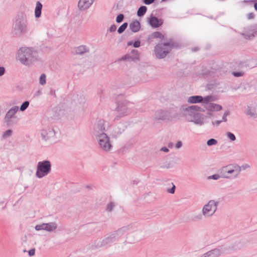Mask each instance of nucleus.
<instances>
[{
    "mask_svg": "<svg viewBox=\"0 0 257 257\" xmlns=\"http://www.w3.org/2000/svg\"><path fill=\"white\" fill-rule=\"evenodd\" d=\"M17 59L22 64L29 66L39 60L38 52L34 47H21L17 52Z\"/></svg>",
    "mask_w": 257,
    "mask_h": 257,
    "instance_id": "nucleus-1",
    "label": "nucleus"
},
{
    "mask_svg": "<svg viewBox=\"0 0 257 257\" xmlns=\"http://www.w3.org/2000/svg\"><path fill=\"white\" fill-rule=\"evenodd\" d=\"M201 111L202 108L197 105L183 106L181 108V112L186 119L199 125H202L205 123L204 117L199 113V111Z\"/></svg>",
    "mask_w": 257,
    "mask_h": 257,
    "instance_id": "nucleus-2",
    "label": "nucleus"
},
{
    "mask_svg": "<svg viewBox=\"0 0 257 257\" xmlns=\"http://www.w3.org/2000/svg\"><path fill=\"white\" fill-rule=\"evenodd\" d=\"M14 29L17 33L24 34L28 31V24L26 13L21 12L17 14L14 22Z\"/></svg>",
    "mask_w": 257,
    "mask_h": 257,
    "instance_id": "nucleus-3",
    "label": "nucleus"
},
{
    "mask_svg": "<svg viewBox=\"0 0 257 257\" xmlns=\"http://www.w3.org/2000/svg\"><path fill=\"white\" fill-rule=\"evenodd\" d=\"M219 172L222 175V178L233 180L239 175L241 168L236 165L229 164L220 168Z\"/></svg>",
    "mask_w": 257,
    "mask_h": 257,
    "instance_id": "nucleus-4",
    "label": "nucleus"
},
{
    "mask_svg": "<svg viewBox=\"0 0 257 257\" xmlns=\"http://www.w3.org/2000/svg\"><path fill=\"white\" fill-rule=\"evenodd\" d=\"M175 47L174 42L170 40L168 42L161 43L155 47L156 56L158 59L165 58L171 49Z\"/></svg>",
    "mask_w": 257,
    "mask_h": 257,
    "instance_id": "nucleus-5",
    "label": "nucleus"
},
{
    "mask_svg": "<svg viewBox=\"0 0 257 257\" xmlns=\"http://www.w3.org/2000/svg\"><path fill=\"white\" fill-rule=\"evenodd\" d=\"M134 107L133 104L127 101L124 100L119 102L117 103V107L115 108L116 119L126 116L130 114Z\"/></svg>",
    "mask_w": 257,
    "mask_h": 257,
    "instance_id": "nucleus-6",
    "label": "nucleus"
},
{
    "mask_svg": "<svg viewBox=\"0 0 257 257\" xmlns=\"http://www.w3.org/2000/svg\"><path fill=\"white\" fill-rule=\"evenodd\" d=\"M19 110V106L15 105L13 106L8 110L3 120L7 126H12L17 123L19 120V118L17 115Z\"/></svg>",
    "mask_w": 257,
    "mask_h": 257,
    "instance_id": "nucleus-7",
    "label": "nucleus"
},
{
    "mask_svg": "<svg viewBox=\"0 0 257 257\" xmlns=\"http://www.w3.org/2000/svg\"><path fill=\"white\" fill-rule=\"evenodd\" d=\"M51 171V163L48 160L38 162L37 166L36 176L39 179L47 176Z\"/></svg>",
    "mask_w": 257,
    "mask_h": 257,
    "instance_id": "nucleus-8",
    "label": "nucleus"
},
{
    "mask_svg": "<svg viewBox=\"0 0 257 257\" xmlns=\"http://www.w3.org/2000/svg\"><path fill=\"white\" fill-rule=\"evenodd\" d=\"M219 201L215 200H210L204 205L202 208L201 212L205 218L212 217L217 210Z\"/></svg>",
    "mask_w": 257,
    "mask_h": 257,
    "instance_id": "nucleus-9",
    "label": "nucleus"
},
{
    "mask_svg": "<svg viewBox=\"0 0 257 257\" xmlns=\"http://www.w3.org/2000/svg\"><path fill=\"white\" fill-rule=\"evenodd\" d=\"M230 250L229 246L223 245L207 251L202 257H219L223 254L228 253Z\"/></svg>",
    "mask_w": 257,
    "mask_h": 257,
    "instance_id": "nucleus-10",
    "label": "nucleus"
},
{
    "mask_svg": "<svg viewBox=\"0 0 257 257\" xmlns=\"http://www.w3.org/2000/svg\"><path fill=\"white\" fill-rule=\"evenodd\" d=\"M95 138L100 149L104 152H108L110 150L112 145L110 144L109 138L106 134H102Z\"/></svg>",
    "mask_w": 257,
    "mask_h": 257,
    "instance_id": "nucleus-11",
    "label": "nucleus"
},
{
    "mask_svg": "<svg viewBox=\"0 0 257 257\" xmlns=\"http://www.w3.org/2000/svg\"><path fill=\"white\" fill-rule=\"evenodd\" d=\"M132 227L130 226L128 233L126 234L124 243H134L142 239L144 237V232L141 231H136L134 232H131Z\"/></svg>",
    "mask_w": 257,
    "mask_h": 257,
    "instance_id": "nucleus-12",
    "label": "nucleus"
},
{
    "mask_svg": "<svg viewBox=\"0 0 257 257\" xmlns=\"http://www.w3.org/2000/svg\"><path fill=\"white\" fill-rule=\"evenodd\" d=\"M115 242L116 241L114 240V238H113L112 234L110 233L104 238H98L95 240L92 245V246L94 248H97Z\"/></svg>",
    "mask_w": 257,
    "mask_h": 257,
    "instance_id": "nucleus-13",
    "label": "nucleus"
},
{
    "mask_svg": "<svg viewBox=\"0 0 257 257\" xmlns=\"http://www.w3.org/2000/svg\"><path fill=\"white\" fill-rule=\"evenodd\" d=\"M130 228V225L123 226L117 230L111 232V234L114 238V240H115L116 242L123 241L124 242L125 237L128 233Z\"/></svg>",
    "mask_w": 257,
    "mask_h": 257,
    "instance_id": "nucleus-14",
    "label": "nucleus"
},
{
    "mask_svg": "<svg viewBox=\"0 0 257 257\" xmlns=\"http://www.w3.org/2000/svg\"><path fill=\"white\" fill-rule=\"evenodd\" d=\"M105 121L103 119H98L93 124L92 128V134L94 137H96L101 135L102 134H105L104 131H105Z\"/></svg>",
    "mask_w": 257,
    "mask_h": 257,
    "instance_id": "nucleus-15",
    "label": "nucleus"
},
{
    "mask_svg": "<svg viewBox=\"0 0 257 257\" xmlns=\"http://www.w3.org/2000/svg\"><path fill=\"white\" fill-rule=\"evenodd\" d=\"M57 227V225L55 222H51L36 225L35 228L37 231L44 230L48 232H52L55 231Z\"/></svg>",
    "mask_w": 257,
    "mask_h": 257,
    "instance_id": "nucleus-16",
    "label": "nucleus"
},
{
    "mask_svg": "<svg viewBox=\"0 0 257 257\" xmlns=\"http://www.w3.org/2000/svg\"><path fill=\"white\" fill-rule=\"evenodd\" d=\"M41 137L45 141L53 140L55 136V132L52 127H47L41 131Z\"/></svg>",
    "mask_w": 257,
    "mask_h": 257,
    "instance_id": "nucleus-17",
    "label": "nucleus"
},
{
    "mask_svg": "<svg viewBox=\"0 0 257 257\" xmlns=\"http://www.w3.org/2000/svg\"><path fill=\"white\" fill-rule=\"evenodd\" d=\"M131 53L132 55L126 54L124 56L122 57L119 60L124 61L128 60L129 61H135L137 60H139L140 54L137 50H133L131 51Z\"/></svg>",
    "mask_w": 257,
    "mask_h": 257,
    "instance_id": "nucleus-18",
    "label": "nucleus"
},
{
    "mask_svg": "<svg viewBox=\"0 0 257 257\" xmlns=\"http://www.w3.org/2000/svg\"><path fill=\"white\" fill-rule=\"evenodd\" d=\"M149 24L153 28H158L163 24V21L161 19L151 16L148 19Z\"/></svg>",
    "mask_w": 257,
    "mask_h": 257,
    "instance_id": "nucleus-19",
    "label": "nucleus"
},
{
    "mask_svg": "<svg viewBox=\"0 0 257 257\" xmlns=\"http://www.w3.org/2000/svg\"><path fill=\"white\" fill-rule=\"evenodd\" d=\"M94 0H79L78 7L81 10H85L88 9L93 3Z\"/></svg>",
    "mask_w": 257,
    "mask_h": 257,
    "instance_id": "nucleus-20",
    "label": "nucleus"
},
{
    "mask_svg": "<svg viewBox=\"0 0 257 257\" xmlns=\"http://www.w3.org/2000/svg\"><path fill=\"white\" fill-rule=\"evenodd\" d=\"M204 107L209 111H218L222 109V106L218 104L210 103L204 104Z\"/></svg>",
    "mask_w": 257,
    "mask_h": 257,
    "instance_id": "nucleus-21",
    "label": "nucleus"
},
{
    "mask_svg": "<svg viewBox=\"0 0 257 257\" xmlns=\"http://www.w3.org/2000/svg\"><path fill=\"white\" fill-rule=\"evenodd\" d=\"M155 118L159 119L164 120L168 116L167 111L163 110H159L155 112Z\"/></svg>",
    "mask_w": 257,
    "mask_h": 257,
    "instance_id": "nucleus-22",
    "label": "nucleus"
},
{
    "mask_svg": "<svg viewBox=\"0 0 257 257\" xmlns=\"http://www.w3.org/2000/svg\"><path fill=\"white\" fill-rule=\"evenodd\" d=\"M129 28L133 32L136 33L140 30L141 24L138 21H134L130 24Z\"/></svg>",
    "mask_w": 257,
    "mask_h": 257,
    "instance_id": "nucleus-23",
    "label": "nucleus"
},
{
    "mask_svg": "<svg viewBox=\"0 0 257 257\" xmlns=\"http://www.w3.org/2000/svg\"><path fill=\"white\" fill-rule=\"evenodd\" d=\"M203 97L199 95H193L190 96L187 99V102L189 103H197L202 102Z\"/></svg>",
    "mask_w": 257,
    "mask_h": 257,
    "instance_id": "nucleus-24",
    "label": "nucleus"
},
{
    "mask_svg": "<svg viewBox=\"0 0 257 257\" xmlns=\"http://www.w3.org/2000/svg\"><path fill=\"white\" fill-rule=\"evenodd\" d=\"M89 52V48L85 45H81L75 48L74 53L78 55H82Z\"/></svg>",
    "mask_w": 257,
    "mask_h": 257,
    "instance_id": "nucleus-25",
    "label": "nucleus"
},
{
    "mask_svg": "<svg viewBox=\"0 0 257 257\" xmlns=\"http://www.w3.org/2000/svg\"><path fill=\"white\" fill-rule=\"evenodd\" d=\"M42 7L43 5L39 1L36 2L35 9V16L36 18H39L41 17Z\"/></svg>",
    "mask_w": 257,
    "mask_h": 257,
    "instance_id": "nucleus-26",
    "label": "nucleus"
},
{
    "mask_svg": "<svg viewBox=\"0 0 257 257\" xmlns=\"http://www.w3.org/2000/svg\"><path fill=\"white\" fill-rule=\"evenodd\" d=\"M150 39L153 38H159L160 39H163L164 38V35L160 32H155L149 36Z\"/></svg>",
    "mask_w": 257,
    "mask_h": 257,
    "instance_id": "nucleus-27",
    "label": "nucleus"
},
{
    "mask_svg": "<svg viewBox=\"0 0 257 257\" xmlns=\"http://www.w3.org/2000/svg\"><path fill=\"white\" fill-rule=\"evenodd\" d=\"M147 8L146 6H143L139 8L137 12V15L139 17L143 16L146 13Z\"/></svg>",
    "mask_w": 257,
    "mask_h": 257,
    "instance_id": "nucleus-28",
    "label": "nucleus"
},
{
    "mask_svg": "<svg viewBox=\"0 0 257 257\" xmlns=\"http://www.w3.org/2000/svg\"><path fill=\"white\" fill-rule=\"evenodd\" d=\"M213 100V97L211 95H208L206 96L205 97H203V100L202 102L204 104H206V103H210L211 101Z\"/></svg>",
    "mask_w": 257,
    "mask_h": 257,
    "instance_id": "nucleus-29",
    "label": "nucleus"
},
{
    "mask_svg": "<svg viewBox=\"0 0 257 257\" xmlns=\"http://www.w3.org/2000/svg\"><path fill=\"white\" fill-rule=\"evenodd\" d=\"M13 134V131L11 130H8L4 132L2 135V138L4 139H6L10 138Z\"/></svg>",
    "mask_w": 257,
    "mask_h": 257,
    "instance_id": "nucleus-30",
    "label": "nucleus"
},
{
    "mask_svg": "<svg viewBox=\"0 0 257 257\" xmlns=\"http://www.w3.org/2000/svg\"><path fill=\"white\" fill-rule=\"evenodd\" d=\"M128 26V24L127 23H124L122 24L118 29L117 32L119 34L122 33L126 29Z\"/></svg>",
    "mask_w": 257,
    "mask_h": 257,
    "instance_id": "nucleus-31",
    "label": "nucleus"
},
{
    "mask_svg": "<svg viewBox=\"0 0 257 257\" xmlns=\"http://www.w3.org/2000/svg\"><path fill=\"white\" fill-rule=\"evenodd\" d=\"M29 104L30 102L29 101H25L21 105L19 108L20 110L22 111H25L28 107Z\"/></svg>",
    "mask_w": 257,
    "mask_h": 257,
    "instance_id": "nucleus-32",
    "label": "nucleus"
},
{
    "mask_svg": "<svg viewBox=\"0 0 257 257\" xmlns=\"http://www.w3.org/2000/svg\"><path fill=\"white\" fill-rule=\"evenodd\" d=\"M46 76L45 74H42L40 77L39 79V83L42 85H44L46 84Z\"/></svg>",
    "mask_w": 257,
    "mask_h": 257,
    "instance_id": "nucleus-33",
    "label": "nucleus"
},
{
    "mask_svg": "<svg viewBox=\"0 0 257 257\" xmlns=\"http://www.w3.org/2000/svg\"><path fill=\"white\" fill-rule=\"evenodd\" d=\"M221 178H222V175H221V174L219 175V174H215L212 175L211 176H209L207 177V179L208 180L213 179V180H217Z\"/></svg>",
    "mask_w": 257,
    "mask_h": 257,
    "instance_id": "nucleus-34",
    "label": "nucleus"
},
{
    "mask_svg": "<svg viewBox=\"0 0 257 257\" xmlns=\"http://www.w3.org/2000/svg\"><path fill=\"white\" fill-rule=\"evenodd\" d=\"M246 114L252 117H255L256 115L255 112L252 110L249 107H248L246 110Z\"/></svg>",
    "mask_w": 257,
    "mask_h": 257,
    "instance_id": "nucleus-35",
    "label": "nucleus"
},
{
    "mask_svg": "<svg viewBox=\"0 0 257 257\" xmlns=\"http://www.w3.org/2000/svg\"><path fill=\"white\" fill-rule=\"evenodd\" d=\"M226 135L227 138L229 139L231 141H234L236 140V137L235 135L231 132H227Z\"/></svg>",
    "mask_w": 257,
    "mask_h": 257,
    "instance_id": "nucleus-36",
    "label": "nucleus"
},
{
    "mask_svg": "<svg viewBox=\"0 0 257 257\" xmlns=\"http://www.w3.org/2000/svg\"><path fill=\"white\" fill-rule=\"evenodd\" d=\"M217 144V141L214 139H210L207 141V145L208 146L216 145Z\"/></svg>",
    "mask_w": 257,
    "mask_h": 257,
    "instance_id": "nucleus-37",
    "label": "nucleus"
},
{
    "mask_svg": "<svg viewBox=\"0 0 257 257\" xmlns=\"http://www.w3.org/2000/svg\"><path fill=\"white\" fill-rule=\"evenodd\" d=\"M123 18H124V16L123 14H119L117 17H116V22L117 23H120L121 22H122L123 20Z\"/></svg>",
    "mask_w": 257,
    "mask_h": 257,
    "instance_id": "nucleus-38",
    "label": "nucleus"
},
{
    "mask_svg": "<svg viewBox=\"0 0 257 257\" xmlns=\"http://www.w3.org/2000/svg\"><path fill=\"white\" fill-rule=\"evenodd\" d=\"M204 217V215H203V213H200L198 214L197 215H195L193 217V220H201L202 219L203 217Z\"/></svg>",
    "mask_w": 257,
    "mask_h": 257,
    "instance_id": "nucleus-39",
    "label": "nucleus"
},
{
    "mask_svg": "<svg viewBox=\"0 0 257 257\" xmlns=\"http://www.w3.org/2000/svg\"><path fill=\"white\" fill-rule=\"evenodd\" d=\"M114 206H115L114 204L113 203L111 202L107 204V207H106V210L108 211H111L113 209Z\"/></svg>",
    "mask_w": 257,
    "mask_h": 257,
    "instance_id": "nucleus-40",
    "label": "nucleus"
},
{
    "mask_svg": "<svg viewBox=\"0 0 257 257\" xmlns=\"http://www.w3.org/2000/svg\"><path fill=\"white\" fill-rule=\"evenodd\" d=\"M116 30V26L115 24H113L110 26V27L109 28L108 31L110 32H114Z\"/></svg>",
    "mask_w": 257,
    "mask_h": 257,
    "instance_id": "nucleus-41",
    "label": "nucleus"
},
{
    "mask_svg": "<svg viewBox=\"0 0 257 257\" xmlns=\"http://www.w3.org/2000/svg\"><path fill=\"white\" fill-rule=\"evenodd\" d=\"M6 69L3 66H0V77L4 75L5 73Z\"/></svg>",
    "mask_w": 257,
    "mask_h": 257,
    "instance_id": "nucleus-42",
    "label": "nucleus"
},
{
    "mask_svg": "<svg viewBox=\"0 0 257 257\" xmlns=\"http://www.w3.org/2000/svg\"><path fill=\"white\" fill-rule=\"evenodd\" d=\"M77 101L79 103L82 104L84 103L85 102V98L83 96H80L79 98L77 100Z\"/></svg>",
    "mask_w": 257,
    "mask_h": 257,
    "instance_id": "nucleus-43",
    "label": "nucleus"
},
{
    "mask_svg": "<svg viewBox=\"0 0 257 257\" xmlns=\"http://www.w3.org/2000/svg\"><path fill=\"white\" fill-rule=\"evenodd\" d=\"M140 45H141V42L139 40L135 41L133 44V46L135 48H138L140 46Z\"/></svg>",
    "mask_w": 257,
    "mask_h": 257,
    "instance_id": "nucleus-44",
    "label": "nucleus"
},
{
    "mask_svg": "<svg viewBox=\"0 0 257 257\" xmlns=\"http://www.w3.org/2000/svg\"><path fill=\"white\" fill-rule=\"evenodd\" d=\"M228 115V112L227 111H226L224 114H223V115L222 116V119L221 120H222V121H227V118H226V117Z\"/></svg>",
    "mask_w": 257,
    "mask_h": 257,
    "instance_id": "nucleus-45",
    "label": "nucleus"
},
{
    "mask_svg": "<svg viewBox=\"0 0 257 257\" xmlns=\"http://www.w3.org/2000/svg\"><path fill=\"white\" fill-rule=\"evenodd\" d=\"M182 146V143L181 141H178L175 145L176 149H179Z\"/></svg>",
    "mask_w": 257,
    "mask_h": 257,
    "instance_id": "nucleus-46",
    "label": "nucleus"
},
{
    "mask_svg": "<svg viewBox=\"0 0 257 257\" xmlns=\"http://www.w3.org/2000/svg\"><path fill=\"white\" fill-rule=\"evenodd\" d=\"M155 0H144V3L146 5H150L154 2Z\"/></svg>",
    "mask_w": 257,
    "mask_h": 257,
    "instance_id": "nucleus-47",
    "label": "nucleus"
},
{
    "mask_svg": "<svg viewBox=\"0 0 257 257\" xmlns=\"http://www.w3.org/2000/svg\"><path fill=\"white\" fill-rule=\"evenodd\" d=\"M175 186L173 185V187L168 190V192L170 193L173 194L175 192Z\"/></svg>",
    "mask_w": 257,
    "mask_h": 257,
    "instance_id": "nucleus-48",
    "label": "nucleus"
},
{
    "mask_svg": "<svg viewBox=\"0 0 257 257\" xmlns=\"http://www.w3.org/2000/svg\"><path fill=\"white\" fill-rule=\"evenodd\" d=\"M35 250L34 248L31 249L29 251V255L31 256L35 254Z\"/></svg>",
    "mask_w": 257,
    "mask_h": 257,
    "instance_id": "nucleus-49",
    "label": "nucleus"
},
{
    "mask_svg": "<svg viewBox=\"0 0 257 257\" xmlns=\"http://www.w3.org/2000/svg\"><path fill=\"white\" fill-rule=\"evenodd\" d=\"M233 75L235 77H240L242 75V73L241 72H233Z\"/></svg>",
    "mask_w": 257,
    "mask_h": 257,
    "instance_id": "nucleus-50",
    "label": "nucleus"
},
{
    "mask_svg": "<svg viewBox=\"0 0 257 257\" xmlns=\"http://www.w3.org/2000/svg\"><path fill=\"white\" fill-rule=\"evenodd\" d=\"M221 122H222V120H217L215 121H212V124L213 125H219Z\"/></svg>",
    "mask_w": 257,
    "mask_h": 257,
    "instance_id": "nucleus-51",
    "label": "nucleus"
},
{
    "mask_svg": "<svg viewBox=\"0 0 257 257\" xmlns=\"http://www.w3.org/2000/svg\"><path fill=\"white\" fill-rule=\"evenodd\" d=\"M160 150H161V151H163V152H166V153L168 152H169V149H168V148H167V147H162V148L160 149Z\"/></svg>",
    "mask_w": 257,
    "mask_h": 257,
    "instance_id": "nucleus-52",
    "label": "nucleus"
},
{
    "mask_svg": "<svg viewBox=\"0 0 257 257\" xmlns=\"http://www.w3.org/2000/svg\"><path fill=\"white\" fill-rule=\"evenodd\" d=\"M254 14L253 13H249L248 16H247V18L249 19H253L254 18Z\"/></svg>",
    "mask_w": 257,
    "mask_h": 257,
    "instance_id": "nucleus-53",
    "label": "nucleus"
},
{
    "mask_svg": "<svg viewBox=\"0 0 257 257\" xmlns=\"http://www.w3.org/2000/svg\"><path fill=\"white\" fill-rule=\"evenodd\" d=\"M133 44H134V43L132 41H130L127 43V45L131 46V45H133Z\"/></svg>",
    "mask_w": 257,
    "mask_h": 257,
    "instance_id": "nucleus-54",
    "label": "nucleus"
},
{
    "mask_svg": "<svg viewBox=\"0 0 257 257\" xmlns=\"http://www.w3.org/2000/svg\"><path fill=\"white\" fill-rule=\"evenodd\" d=\"M94 225H95L94 224H89V227L90 228H94Z\"/></svg>",
    "mask_w": 257,
    "mask_h": 257,
    "instance_id": "nucleus-55",
    "label": "nucleus"
},
{
    "mask_svg": "<svg viewBox=\"0 0 257 257\" xmlns=\"http://www.w3.org/2000/svg\"><path fill=\"white\" fill-rule=\"evenodd\" d=\"M254 9H255L256 11H257V3L254 4Z\"/></svg>",
    "mask_w": 257,
    "mask_h": 257,
    "instance_id": "nucleus-56",
    "label": "nucleus"
},
{
    "mask_svg": "<svg viewBox=\"0 0 257 257\" xmlns=\"http://www.w3.org/2000/svg\"><path fill=\"white\" fill-rule=\"evenodd\" d=\"M37 95H39V94H41V91H38L37 92Z\"/></svg>",
    "mask_w": 257,
    "mask_h": 257,
    "instance_id": "nucleus-57",
    "label": "nucleus"
},
{
    "mask_svg": "<svg viewBox=\"0 0 257 257\" xmlns=\"http://www.w3.org/2000/svg\"><path fill=\"white\" fill-rule=\"evenodd\" d=\"M168 147H169V148H171V147H172V144H169V145H168Z\"/></svg>",
    "mask_w": 257,
    "mask_h": 257,
    "instance_id": "nucleus-58",
    "label": "nucleus"
},
{
    "mask_svg": "<svg viewBox=\"0 0 257 257\" xmlns=\"http://www.w3.org/2000/svg\"><path fill=\"white\" fill-rule=\"evenodd\" d=\"M197 48H194V49H193V51H197Z\"/></svg>",
    "mask_w": 257,
    "mask_h": 257,
    "instance_id": "nucleus-59",
    "label": "nucleus"
},
{
    "mask_svg": "<svg viewBox=\"0 0 257 257\" xmlns=\"http://www.w3.org/2000/svg\"><path fill=\"white\" fill-rule=\"evenodd\" d=\"M255 34H257V30L254 32Z\"/></svg>",
    "mask_w": 257,
    "mask_h": 257,
    "instance_id": "nucleus-60",
    "label": "nucleus"
},
{
    "mask_svg": "<svg viewBox=\"0 0 257 257\" xmlns=\"http://www.w3.org/2000/svg\"><path fill=\"white\" fill-rule=\"evenodd\" d=\"M2 113V112H1V111L0 110V115H1V114Z\"/></svg>",
    "mask_w": 257,
    "mask_h": 257,
    "instance_id": "nucleus-61",
    "label": "nucleus"
}]
</instances>
